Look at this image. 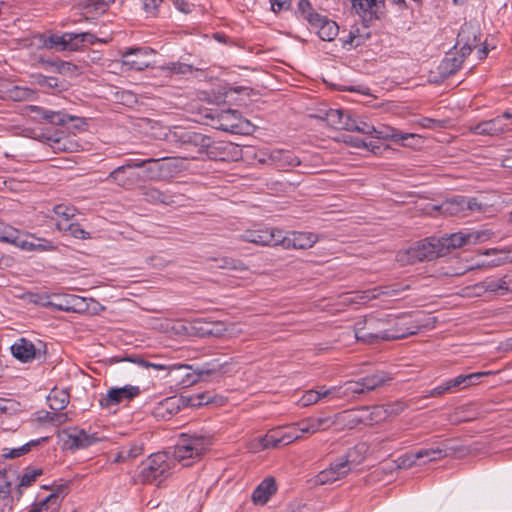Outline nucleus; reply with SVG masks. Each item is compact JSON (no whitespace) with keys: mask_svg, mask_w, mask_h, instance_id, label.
<instances>
[{"mask_svg":"<svg viewBox=\"0 0 512 512\" xmlns=\"http://www.w3.org/2000/svg\"><path fill=\"white\" fill-rule=\"evenodd\" d=\"M417 325H409L404 317L391 314L381 317L369 315L354 324V336L358 342L376 344L381 341L403 339L418 331Z\"/></svg>","mask_w":512,"mask_h":512,"instance_id":"1","label":"nucleus"},{"mask_svg":"<svg viewBox=\"0 0 512 512\" xmlns=\"http://www.w3.org/2000/svg\"><path fill=\"white\" fill-rule=\"evenodd\" d=\"M168 139L187 152L185 159H203L209 145L208 135L182 128H175Z\"/></svg>","mask_w":512,"mask_h":512,"instance_id":"2","label":"nucleus"},{"mask_svg":"<svg viewBox=\"0 0 512 512\" xmlns=\"http://www.w3.org/2000/svg\"><path fill=\"white\" fill-rule=\"evenodd\" d=\"M438 257H443L442 252H440L438 238L431 237L414 243L406 250L399 251L396 259L404 266L422 261H431Z\"/></svg>","mask_w":512,"mask_h":512,"instance_id":"3","label":"nucleus"},{"mask_svg":"<svg viewBox=\"0 0 512 512\" xmlns=\"http://www.w3.org/2000/svg\"><path fill=\"white\" fill-rule=\"evenodd\" d=\"M363 449V445L355 446L350 449L345 455L337 458L333 461L327 469L320 471L311 481L314 485H326L332 484L337 480L346 477L351 469L352 465L356 463L354 454L360 452Z\"/></svg>","mask_w":512,"mask_h":512,"instance_id":"4","label":"nucleus"},{"mask_svg":"<svg viewBox=\"0 0 512 512\" xmlns=\"http://www.w3.org/2000/svg\"><path fill=\"white\" fill-rule=\"evenodd\" d=\"M143 162H135V159H127L125 162L112 170L104 181L114 184L125 190H131L139 183L144 182L140 172L135 171Z\"/></svg>","mask_w":512,"mask_h":512,"instance_id":"5","label":"nucleus"},{"mask_svg":"<svg viewBox=\"0 0 512 512\" xmlns=\"http://www.w3.org/2000/svg\"><path fill=\"white\" fill-rule=\"evenodd\" d=\"M169 474L170 464L167 461L166 454L156 453L142 463L139 479L143 483L160 485Z\"/></svg>","mask_w":512,"mask_h":512,"instance_id":"6","label":"nucleus"},{"mask_svg":"<svg viewBox=\"0 0 512 512\" xmlns=\"http://www.w3.org/2000/svg\"><path fill=\"white\" fill-rule=\"evenodd\" d=\"M226 365L227 363H220L218 359H213L196 369H193L192 366L187 364H174L172 370H183L184 373L182 375L181 384L183 387H189L202 380L205 376L226 373Z\"/></svg>","mask_w":512,"mask_h":512,"instance_id":"7","label":"nucleus"},{"mask_svg":"<svg viewBox=\"0 0 512 512\" xmlns=\"http://www.w3.org/2000/svg\"><path fill=\"white\" fill-rule=\"evenodd\" d=\"M210 445L204 436L182 434L174 449V458L179 462L199 457Z\"/></svg>","mask_w":512,"mask_h":512,"instance_id":"8","label":"nucleus"},{"mask_svg":"<svg viewBox=\"0 0 512 512\" xmlns=\"http://www.w3.org/2000/svg\"><path fill=\"white\" fill-rule=\"evenodd\" d=\"M390 377L384 372H378L360 378L358 381H348L340 388L341 397H348L352 394H364L385 385Z\"/></svg>","mask_w":512,"mask_h":512,"instance_id":"9","label":"nucleus"},{"mask_svg":"<svg viewBox=\"0 0 512 512\" xmlns=\"http://www.w3.org/2000/svg\"><path fill=\"white\" fill-rule=\"evenodd\" d=\"M348 131H355L362 134L371 135L373 133L376 134L377 138H391L395 142H401L403 145H407L406 141L410 138H414V134H404L397 130H392L390 134H384L382 131L377 130L372 124L351 117L350 124L348 127Z\"/></svg>","mask_w":512,"mask_h":512,"instance_id":"10","label":"nucleus"},{"mask_svg":"<svg viewBox=\"0 0 512 512\" xmlns=\"http://www.w3.org/2000/svg\"><path fill=\"white\" fill-rule=\"evenodd\" d=\"M140 388L134 385H125L123 387H113L107 394L99 399L102 408L110 409L124 401H131L140 394Z\"/></svg>","mask_w":512,"mask_h":512,"instance_id":"11","label":"nucleus"},{"mask_svg":"<svg viewBox=\"0 0 512 512\" xmlns=\"http://www.w3.org/2000/svg\"><path fill=\"white\" fill-rule=\"evenodd\" d=\"M409 288L410 286L408 284L404 285L399 282L392 283L376 287L369 291H365L362 293V295L356 293L353 297L350 298V301L356 303H365L380 296L398 297L402 292L408 290Z\"/></svg>","mask_w":512,"mask_h":512,"instance_id":"12","label":"nucleus"},{"mask_svg":"<svg viewBox=\"0 0 512 512\" xmlns=\"http://www.w3.org/2000/svg\"><path fill=\"white\" fill-rule=\"evenodd\" d=\"M480 238L479 233L456 232L438 238L440 252L445 256L452 250L461 248L467 244L475 243Z\"/></svg>","mask_w":512,"mask_h":512,"instance_id":"13","label":"nucleus"},{"mask_svg":"<svg viewBox=\"0 0 512 512\" xmlns=\"http://www.w3.org/2000/svg\"><path fill=\"white\" fill-rule=\"evenodd\" d=\"M239 153L238 145L226 141H212L209 136V145L205 149L204 156L211 160L228 161L238 156Z\"/></svg>","mask_w":512,"mask_h":512,"instance_id":"14","label":"nucleus"},{"mask_svg":"<svg viewBox=\"0 0 512 512\" xmlns=\"http://www.w3.org/2000/svg\"><path fill=\"white\" fill-rule=\"evenodd\" d=\"M306 19L316 30L320 39L332 41L338 35L339 27L335 21L329 20L327 17L318 13H309Z\"/></svg>","mask_w":512,"mask_h":512,"instance_id":"15","label":"nucleus"},{"mask_svg":"<svg viewBox=\"0 0 512 512\" xmlns=\"http://www.w3.org/2000/svg\"><path fill=\"white\" fill-rule=\"evenodd\" d=\"M280 240V245L285 249H308L317 242L318 237L311 232L296 231L284 235L281 230Z\"/></svg>","mask_w":512,"mask_h":512,"instance_id":"16","label":"nucleus"},{"mask_svg":"<svg viewBox=\"0 0 512 512\" xmlns=\"http://www.w3.org/2000/svg\"><path fill=\"white\" fill-rule=\"evenodd\" d=\"M246 242L262 246L280 245L281 230L279 229H259L248 230L242 236Z\"/></svg>","mask_w":512,"mask_h":512,"instance_id":"17","label":"nucleus"},{"mask_svg":"<svg viewBox=\"0 0 512 512\" xmlns=\"http://www.w3.org/2000/svg\"><path fill=\"white\" fill-rule=\"evenodd\" d=\"M12 355L23 363L41 358V349L29 339L21 337L10 347Z\"/></svg>","mask_w":512,"mask_h":512,"instance_id":"18","label":"nucleus"},{"mask_svg":"<svg viewBox=\"0 0 512 512\" xmlns=\"http://www.w3.org/2000/svg\"><path fill=\"white\" fill-rule=\"evenodd\" d=\"M211 118L214 121L213 127L216 129L230 133L240 131L241 117L237 110H223L217 113L216 116H211Z\"/></svg>","mask_w":512,"mask_h":512,"instance_id":"19","label":"nucleus"},{"mask_svg":"<svg viewBox=\"0 0 512 512\" xmlns=\"http://www.w3.org/2000/svg\"><path fill=\"white\" fill-rule=\"evenodd\" d=\"M140 190L144 200L150 204L173 205L177 202V195L169 190L162 191L152 186H142Z\"/></svg>","mask_w":512,"mask_h":512,"instance_id":"20","label":"nucleus"},{"mask_svg":"<svg viewBox=\"0 0 512 512\" xmlns=\"http://www.w3.org/2000/svg\"><path fill=\"white\" fill-rule=\"evenodd\" d=\"M99 441L100 439L96 434H88L83 429L75 428L67 434L65 444L70 450H78L85 449Z\"/></svg>","mask_w":512,"mask_h":512,"instance_id":"21","label":"nucleus"},{"mask_svg":"<svg viewBox=\"0 0 512 512\" xmlns=\"http://www.w3.org/2000/svg\"><path fill=\"white\" fill-rule=\"evenodd\" d=\"M262 161L267 162L266 159ZM268 161L271 165L280 170H288L301 163L299 158L289 150H273L268 156Z\"/></svg>","mask_w":512,"mask_h":512,"instance_id":"22","label":"nucleus"},{"mask_svg":"<svg viewBox=\"0 0 512 512\" xmlns=\"http://www.w3.org/2000/svg\"><path fill=\"white\" fill-rule=\"evenodd\" d=\"M446 455L447 453L445 448H423L411 454V457L413 458L411 461H409V459H399L400 462L397 464V467L408 468L418 459L426 458L428 461H435L444 458Z\"/></svg>","mask_w":512,"mask_h":512,"instance_id":"23","label":"nucleus"},{"mask_svg":"<svg viewBox=\"0 0 512 512\" xmlns=\"http://www.w3.org/2000/svg\"><path fill=\"white\" fill-rule=\"evenodd\" d=\"M317 117L334 129L347 131L351 120V115L341 109H329L323 115Z\"/></svg>","mask_w":512,"mask_h":512,"instance_id":"24","label":"nucleus"},{"mask_svg":"<svg viewBox=\"0 0 512 512\" xmlns=\"http://www.w3.org/2000/svg\"><path fill=\"white\" fill-rule=\"evenodd\" d=\"M506 129L507 124L501 123V118L495 117L472 126L470 131L475 135L496 136L504 133Z\"/></svg>","mask_w":512,"mask_h":512,"instance_id":"25","label":"nucleus"},{"mask_svg":"<svg viewBox=\"0 0 512 512\" xmlns=\"http://www.w3.org/2000/svg\"><path fill=\"white\" fill-rule=\"evenodd\" d=\"M322 398L339 399L342 398L339 387H332L327 390H308L299 399L298 403L302 407L317 403Z\"/></svg>","mask_w":512,"mask_h":512,"instance_id":"26","label":"nucleus"},{"mask_svg":"<svg viewBox=\"0 0 512 512\" xmlns=\"http://www.w3.org/2000/svg\"><path fill=\"white\" fill-rule=\"evenodd\" d=\"M145 55V48H128L121 52L122 63L131 69L143 70L148 66V63L142 59V56Z\"/></svg>","mask_w":512,"mask_h":512,"instance_id":"27","label":"nucleus"},{"mask_svg":"<svg viewBox=\"0 0 512 512\" xmlns=\"http://www.w3.org/2000/svg\"><path fill=\"white\" fill-rule=\"evenodd\" d=\"M484 256H494L490 260H483L477 264V267H497L505 263L512 262V252L505 249H486L481 252Z\"/></svg>","mask_w":512,"mask_h":512,"instance_id":"28","label":"nucleus"},{"mask_svg":"<svg viewBox=\"0 0 512 512\" xmlns=\"http://www.w3.org/2000/svg\"><path fill=\"white\" fill-rule=\"evenodd\" d=\"M333 423L330 417H310L297 422L296 425L301 433L314 434L329 428Z\"/></svg>","mask_w":512,"mask_h":512,"instance_id":"29","label":"nucleus"},{"mask_svg":"<svg viewBox=\"0 0 512 512\" xmlns=\"http://www.w3.org/2000/svg\"><path fill=\"white\" fill-rule=\"evenodd\" d=\"M276 492V484L273 478L264 479L253 491L252 501L254 504L264 505Z\"/></svg>","mask_w":512,"mask_h":512,"instance_id":"30","label":"nucleus"},{"mask_svg":"<svg viewBox=\"0 0 512 512\" xmlns=\"http://www.w3.org/2000/svg\"><path fill=\"white\" fill-rule=\"evenodd\" d=\"M31 111L36 113L47 123L63 126L73 120L72 116L60 111H52L39 106H31Z\"/></svg>","mask_w":512,"mask_h":512,"instance_id":"31","label":"nucleus"},{"mask_svg":"<svg viewBox=\"0 0 512 512\" xmlns=\"http://www.w3.org/2000/svg\"><path fill=\"white\" fill-rule=\"evenodd\" d=\"M353 9L357 14L366 17L369 14L370 19H378V10L384 5V0H350Z\"/></svg>","mask_w":512,"mask_h":512,"instance_id":"32","label":"nucleus"},{"mask_svg":"<svg viewBox=\"0 0 512 512\" xmlns=\"http://www.w3.org/2000/svg\"><path fill=\"white\" fill-rule=\"evenodd\" d=\"M439 209L443 214L457 217H467L465 208V196L457 195L444 201Z\"/></svg>","mask_w":512,"mask_h":512,"instance_id":"33","label":"nucleus"},{"mask_svg":"<svg viewBox=\"0 0 512 512\" xmlns=\"http://www.w3.org/2000/svg\"><path fill=\"white\" fill-rule=\"evenodd\" d=\"M457 45H461L458 56H463V60L470 55L472 48L476 46V34L471 27L463 26L458 33Z\"/></svg>","mask_w":512,"mask_h":512,"instance_id":"34","label":"nucleus"},{"mask_svg":"<svg viewBox=\"0 0 512 512\" xmlns=\"http://www.w3.org/2000/svg\"><path fill=\"white\" fill-rule=\"evenodd\" d=\"M166 157L162 158H148V159H135V162H143V165H140L139 168H142L140 172L144 177V182L146 180H157L160 178L161 173L163 171L162 166L160 165L161 160H165Z\"/></svg>","mask_w":512,"mask_h":512,"instance_id":"35","label":"nucleus"},{"mask_svg":"<svg viewBox=\"0 0 512 512\" xmlns=\"http://www.w3.org/2000/svg\"><path fill=\"white\" fill-rule=\"evenodd\" d=\"M343 418L350 429L355 428L360 424L371 425V418L368 414V407H361L359 409L345 411Z\"/></svg>","mask_w":512,"mask_h":512,"instance_id":"36","label":"nucleus"},{"mask_svg":"<svg viewBox=\"0 0 512 512\" xmlns=\"http://www.w3.org/2000/svg\"><path fill=\"white\" fill-rule=\"evenodd\" d=\"M182 405L181 399L177 397H168L161 401L155 409V415L162 418H170L180 411Z\"/></svg>","mask_w":512,"mask_h":512,"instance_id":"37","label":"nucleus"},{"mask_svg":"<svg viewBox=\"0 0 512 512\" xmlns=\"http://www.w3.org/2000/svg\"><path fill=\"white\" fill-rule=\"evenodd\" d=\"M463 64V56L448 53L439 65V72L443 77L455 74Z\"/></svg>","mask_w":512,"mask_h":512,"instance_id":"38","label":"nucleus"},{"mask_svg":"<svg viewBox=\"0 0 512 512\" xmlns=\"http://www.w3.org/2000/svg\"><path fill=\"white\" fill-rule=\"evenodd\" d=\"M38 85L46 92L59 93L67 89V82L59 80L57 77L38 75L36 77Z\"/></svg>","mask_w":512,"mask_h":512,"instance_id":"39","label":"nucleus"},{"mask_svg":"<svg viewBox=\"0 0 512 512\" xmlns=\"http://www.w3.org/2000/svg\"><path fill=\"white\" fill-rule=\"evenodd\" d=\"M56 228L76 239L85 240L90 238V233L75 222H56Z\"/></svg>","mask_w":512,"mask_h":512,"instance_id":"40","label":"nucleus"},{"mask_svg":"<svg viewBox=\"0 0 512 512\" xmlns=\"http://www.w3.org/2000/svg\"><path fill=\"white\" fill-rule=\"evenodd\" d=\"M83 299L78 296L70 295L69 300H66L65 303L62 302H51V301H41L40 303L43 306H52L58 311H78L80 306L83 303Z\"/></svg>","mask_w":512,"mask_h":512,"instance_id":"41","label":"nucleus"},{"mask_svg":"<svg viewBox=\"0 0 512 512\" xmlns=\"http://www.w3.org/2000/svg\"><path fill=\"white\" fill-rule=\"evenodd\" d=\"M5 96L13 101H24L32 97L33 91L29 88L20 87L17 85H7L6 90L3 91Z\"/></svg>","mask_w":512,"mask_h":512,"instance_id":"42","label":"nucleus"},{"mask_svg":"<svg viewBox=\"0 0 512 512\" xmlns=\"http://www.w3.org/2000/svg\"><path fill=\"white\" fill-rule=\"evenodd\" d=\"M12 484L5 481L0 484V512H11L13 509V496H11Z\"/></svg>","mask_w":512,"mask_h":512,"instance_id":"43","label":"nucleus"},{"mask_svg":"<svg viewBox=\"0 0 512 512\" xmlns=\"http://www.w3.org/2000/svg\"><path fill=\"white\" fill-rule=\"evenodd\" d=\"M48 401L52 410L60 411L69 403V394L64 390H52L48 396Z\"/></svg>","mask_w":512,"mask_h":512,"instance_id":"44","label":"nucleus"},{"mask_svg":"<svg viewBox=\"0 0 512 512\" xmlns=\"http://www.w3.org/2000/svg\"><path fill=\"white\" fill-rule=\"evenodd\" d=\"M124 360L135 363L142 368H153L155 370H172L173 367V365L165 364L157 360H146L138 356H130L125 358Z\"/></svg>","mask_w":512,"mask_h":512,"instance_id":"45","label":"nucleus"},{"mask_svg":"<svg viewBox=\"0 0 512 512\" xmlns=\"http://www.w3.org/2000/svg\"><path fill=\"white\" fill-rule=\"evenodd\" d=\"M487 373H471L468 375H459L453 379L447 380L451 390L458 387H468L472 385L474 382L473 380H478L483 375H486Z\"/></svg>","mask_w":512,"mask_h":512,"instance_id":"46","label":"nucleus"},{"mask_svg":"<svg viewBox=\"0 0 512 512\" xmlns=\"http://www.w3.org/2000/svg\"><path fill=\"white\" fill-rule=\"evenodd\" d=\"M214 262H216V267L234 271H245L247 267L245 264L238 259H233L230 257H222V258H214Z\"/></svg>","mask_w":512,"mask_h":512,"instance_id":"47","label":"nucleus"},{"mask_svg":"<svg viewBox=\"0 0 512 512\" xmlns=\"http://www.w3.org/2000/svg\"><path fill=\"white\" fill-rule=\"evenodd\" d=\"M76 212L75 207L65 204H59L54 207V213L58 217L57 222H72Z\"/></svg>","mask_w":512,"mask_h":512,"instance_id":"48","label":"nucleus"},{"mask_svg":"<svg viewBox=\"0 0 512 512\" xmlns=\"http://www.w3.org/2000/svg\"><path fill=\"white\" fill-rule=\"evenodd\" d=\"M14 236V241H9L8 243L14 244L17 247H20L27 251H35V237L32 235L23 237L19 230L16 229V234Z\"/></svg>","mask_w":512,"mask_h":512,"instance_id":"49","label":"nucleus"},{"mask_svg":"<svg viewBox=\"0 0 512 512\" xmlns=\"http://www.w3.org/2000/svg\"><path fill=\"white\" fill-rule=\"evenodd\" d=\"M45 440H47V437H43V438L37 439V440H32V441L22 445L21 447L11 449L8 453H4L3 456L5 458H10V459L20 457L22 455L27 454L31 450L32 447L37 446L41 441H45Z\"/></svg>","mask_w":512,"mask_h":512,"instance_id":"50","label":"nucleus"},{"mask_svg":"<svg viewBox=\"0 0 512 512\" xmlns=\"http://www.w3.org/2000/svg\"><path fill=\"white\" fill-rule=\"evenodd\" d=\"M58 505V495L50 494L44 500L34 503L28 512H48V510Z\"/></svg>","mask_w":512,"mask_h":512,"instance_id":"51","label":"nucleus"},{"mask_svg":"<svg viewBox=\"0 0 512 512\" xmlns=\"http://www.w3.org/2000/svg\"><path fill=\"white\" fill-rule=\"evenodd\" d=\"M84 46L80 33H65V51H77Z\"/></svg>","mask_w":512,"mask_h":512,"instance_id":"52","label":"nucleus"},{"mask_svg":"<svg viewBox=\"0 0 512 512\" xmlns=\"http://www.w3.org/2000/svg\"><path fill=\"white\" fill-rule=\"evenodd\" d=\"M43 46L48 49H56L58 51H64L63 46H65V33L51 34L50 36L45 37L43 39Z\"/></svg>","mask_w":512,"mask_h":512,"instance_id":"53","label":"nucleus"},{"mask_svg":"<svg viewBox=\"0 0 512 512\" xmlns=\"http://www.w3.org/2000/svg\"><path fill=\"white\" fill-rule=\"evenodd\" d=\"M43 474L41 468H30L28 467L20 478L21 487L31 486L37 479V477Z\"/></svg>","mask_w":512,"mask_h":512,"instance_id":"54","label":"nucleus"},{"mask_svg":"<svg viewBox=\"0 0 512 512\" xmlns=\"http://www.w3.org/2000/svg\"><path fill=\"white\" fill-rule=\"evenodd\" d=\"M486 207L487 204L479 201L478 198L465 196V208L467 216L474 213H482L485 211Z\"/></svg>","mask_w":512,"mask_h":512,"instance_id":"55","label":"nucleus"},{"mask_svg":"<svg viewBox=\"0 0 512 512\" xmlns=\"http://www.w3.org/2000/svg\"><path fill=\"white\" fill-rule=\"evenodd\" d=\"M282 444V438H277L276 433H267L259 439V446L261 449L277 448Z\"/></svg>","mask_w":512,"mask_h":512,"instance_id":"56","label":"nucleus"},{"mask_svg":"<svg viewBox=\"0 0 512 512\" xmlns=\"http://www.w3.org/2000/svg\"><path fill=\"white\" fill-rule=\"evenodd\" d=\"M115 0H83L85 8L89 10V12L103 13L106 10V7L113 3Z\"/></svg>","mask_w":512,"mask_h":512,"instance_id":"57","label":"nucleus"},{"mask_svg":"<svg viewBox=\"0 0 512 512\" xmlns=\"http://www.w3.org/2000/svg\"><path fill=\"white\" fill-rule=\"evenodd\" d=\"M384 407L388 418L401 414L407 408V404L403 401L397 400L384 404Z\"/></svg>","mask_w":512,"mask_h":512,"instance_id":"58","label":"nucleus"},{"mask_svg":"<svg viewBox=\"0 0 512 512\" xmlns=\"http://www.w3.org/2000/svg\"><path fill=\"white\" fill-rule=\"evenodd\" d=\"M368 414L371 418V425L387 419L384 404L368 407Z\"/></svg>","mask_w":512,"mask_h":512,"instance_id":"59","label":"nucleus"},{"mask_svg":"<svg viewBox=\"0 0 512 512\" xmlns=\"http://www.w3.org/2000/svg\"><path fill=\"white\" fill-rule=\"evenodd\" d=\"M301 434L302 433L298 429V426L296 425V423L292 424L288 428V431H283V434H281L282 444L288 445V444L294 442L295 440L301 438Z\"/></svg>","mask_w":512,"mask_h":512,"instance_id":"60","label":"nucleus"},{"mask_svg":"<svg viewBox=\"0 0 512 512\" xmlns=\"http://www.w3.org/2000/svg\"><path fill=\"white\" fill-rule=\"evenodd\" d=\"M499 285V280L495 278H487L476 285V288L482 289L486 292H494L501 295V290Z\"/></svg>","mask_w":512,"mask_h":512,"instance_id":"61","label":"nucleus"},{"mask_svg":"<svg viewBox=\"0 0 512 512\" xmlns=\"http://www.w3.org/2000/svg\"><path fill=\"white\" fill-rule=\"evenodd\" d=\"M122 450L128 460L134 459L143 453V443L133 442L128 447H122Z\"/></svg>","mask_w":512,"mask_h":512,"instance_id":"62","label":"nucleus"},{"mask_svg":"<svg viewBox=\"0 0 512 512\" xmlns=\"http://www.w3.org/2000/svg\"><path fill=\"white\" fill-rule=\"evenodd\" d=\"M16 234V229L10 225L5 224L0 220V241L8 243L9 241H14V236Z\"/></svg>","mask_w":512,"mask_h":512,"instance_id":"63","label":"nucleus"},{"mask_svg":"<svg viewBox=\"0 0 512 512\" xmlns=\"http://www.w3.org/2000/svg\"><path fill=\"white\" fill-rule=\"evenodd\" d=\"M499 285L501 290V295H504L505 293L512 291V271L505 274L501 278H498Z\"/></svg>","mask_w":512,"mask_h":512,"instance_id":"64","label":"nucleus"}]
</instances>
